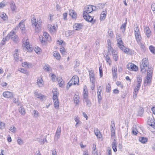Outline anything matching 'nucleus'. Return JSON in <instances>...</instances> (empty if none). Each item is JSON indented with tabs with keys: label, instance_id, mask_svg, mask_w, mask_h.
I'll list each match as a JSON object with an SVG mask.
<instances>
[{
	"label": "nucleus",
	"instance_id": "obj_1",
	"mask_svg": "<svg viewBox=\"0 0 155 155\" xmlns=\"http://www.w3.org/2000/svg\"><path fill=\"white\" fill-rule=\"evenodd\" d=\"M31 24L32 26L35 27V30L36 31H40L41 28L42 21L41 19L38 20L36 21L35 16L34 15L31 16Z\"/></svg>",
	"mask_w": 155,
	"mask_h": 155
},
{
	"label": "nucleus",
	"instance_id": "obj_2",
	"mask_svg": "<svg viewBox=\"0 0 155 155\" xmlns=\"http://www.w3.org/2000/svg\"><path fill=\"white\" fill-rule=\"evenodd\" d=\"M153 70L148 68L147 70L146 78L144 80V86L145 87L150 85L152 79Z\"/></svg>",
	"mask_w": 155,
	"mask_h": 155
},
{
	"label": "nucleus",
	"instance_id": "obj_3",
	"mask_svg": "<svg viewBox=\"0 0 155 155\" xmlns=\"http://www.w3.org/2000/svg\"><path fill=\"white\" fill-rule=\"evenodd\" d=\"M23 45L26 48L31 51L32 50V48L31 47V45L29 44L28 38L27 36H25L23 38Z\"/></svg>",
	"mask_w": 155,
	"mask_h": 155
},
{
	"label": "nucleus",
	"instance_id": "obj_4",
	"mask_svg": "<svg viewBox=\"0 0 155 155\" xmlns=\"http://www.w3.org/2000/svg\"><path fill=\"white\" fill-rule=\"evenodd\" d=\"M117 40V42L118 46L120 49L123 50L124 49L125 47L123 45V43L121 38V36L120 34H117L116 35Z\"/></svg>",
	"mask_w": 155,
	"mask_h": 155
},
{
	"label": "nucleus",
	"instance_id": "obj_5",
	"mask_svg": "<svg viewBox=\"0 0 155 155\" xmlns=\"http://www.w3.org/2000/svg\"><path fill=\"white\" fill-rule=\"evenodd\" d=\"M149 64L148 60L147 58H143L140 62V68L141 71L147 68Z\"/></svg>",
	"mask_w": 155,
	"mask_h": 155
},
{
	"label": "nucleus",
	"instance_id": "obj_6",
	"mask_svg": "<svg viewBox=\"0 0 155 155\" xmlns=\"http://www.w3.org/2000/svg\"><path fill=\"white\" fill-rule=\"evenodd\" d=\"M8 34L9 37L11 38L13 41L16 43L18 42V38L16 35L14 31L13 30L12 31Z\"/></svg>",
	"mask_w": 155,
	"mask_h": 155
},
{
	"label": "nucleus",
	"instance_id": "obj_7",
	"mask_svg": "<svg viewBox=\"0 0 155 155\" xmlns=\"http://www.w3.org/2000/svg\"><path fill=\"white\" fill-rule=\"evenodd\" d=\"M134 34L136 39L137 43L141 41V36L139 31V30L137 28V26L136 28L134 30Z\"/></svg>",
	"mask_w": 155,
	"mask_h": 155
},
{
	"label": "nucleus",
	"instance_id": "obj_8",
	"mask_svg": "<svg viewBox=\"0 0 155 155\" xmlns=\"http://www.w3.org/2000/svg\"><path fill=\"white\" fill-rule=\"evenodd\" d=\"M147 123L149 125L155 129V121L153 117H149L148 118Z\"/></svg>",
	"mask_w": 155,
	"mask_h": 155
},
{
	"label": "nucleus",
	"instance_id": "obj_9",
	"mask_svg": "<svg viewBox=\"0 0 155 155\" xmlns=\"http://www.w3.org/2000/svg\"><path fill=\"white\" fill-rule=\"evenodd\" d=\"M127 68L129 70L136 71L138 70L137 67L134 64L129 63L127 65Z\"/></svg>",
	"mask_w": 155,
	"mask_h": 155
},
{
	"label": "nucleus",
	"instance_id": "obj_10",
	"mask_svg": "<svg viewBox=\"0 0 155 155\" xmlns=\"http://www.w3.org/2000/svg\"><path fill=\"white\" fill-rule=\"evenodd\" d=\"M47 28L51 33L55 31L58 28V26L57 25H53L49 24L47 26Z\"/></svg>",
	"mask_w": 155,
	"mask_h": 155
},
{
	"label": "nucleus",
	"instance_id": "obj_11",
	"mask_svg": "<svg viewBox=\"0 0 155 155\" xmlns=\"http://www.w3.org/2000/svg\"><path fill=\"white\" fill-rule=\"evenodd\" d=\"M88 13L85 12L84 11L83 12V16L84 18L87 21L89 22H91L93 19V18L88 14Z\"/></svg>",
	"mask_w": 155,
	"mask_h": 155
},
{
	"label": "nucleus",
	"instance_id": "obj_12",
	"mask_svg": "<svg viewBox=\"0 0 155 155\" xmlns=\"http://www.w3.org/2000/svg\"><path fill=\"white\" fill-rule=\"evenodd\" d=\"M61 132V127L60 126L58 127L56 133L55 135V139L58 140L60 137Z\"/></svg>",
	"mask_w": 155,
	"mask_h": 155
},
{
	"label": "nucleus",
	"instance_id": "obj_13",
	"mask_svg": "<svg viewBox=\"0 0 155 155\" xmlns=\"http://www.w3.org/2000/svg\"><path fill=\"white\" fill-rule=\"evenodd\" d=\"M3 96L7 98H11L13 97V94L12 92L9 91H6L3 94Z\"/></svg>",
	"mask_w": 155,
	"mask_h": 155
},
{
	"label": "nucleus",
	"instance_id": "obj_14",
	"mask_svg": "<svg viewBox=\"0 0 155 155\" xmlns=\"http://www.w3.org/2000/svg\"><path fill=\"white\" fill-rule=\"evenodd\" d=\"M94 132L98 139H100L102 137V136L100 130L97 128L94 129Z\"/></svg>",
	"mask_w": 155,
	"mask_h": 155
},
{
	"label": "nucleus",
	"instance_id": "obj_15",
	"mask_svg": "<svg viewBox=\"0 0 155 155\" xmlns=\"http://www.w3.org/2000/svg\"><path fill=\"white\" fill-rule=\"evenodd\" d=\"M53 99L54 102V107H59V102L58 96L53 95Z\"/></svg>",
	"mask_w": 155,
	"mask_h": 155
},
{
	"label": "nucleus",
	"instance_id": "obj_16",
	"mask_svg": "<svg viewBox=\"0 0 155 155\" xmlns=\"http://www.w3.org/2000/svg\"><path fill=\"white\" fill-rule=\"evenodd\" d=\"M88 96V91L87 86L85 85L84 87L83 91V98H87Z\"/></svg>",
	"mask_w": 155,
	"mask_h": 155
},
{
	"label": "nucleus",
	"instance_id": "obj_17",
	"mask_svg": "<svg viewBox=\"0 0 155 155\" xmlns=\"http://www.w3.org/2000/svg\"><path fill=\"white\" fill-rule=\"evenodd\" d=\"M144 31L146 33L147 37L149 38L150 37L151 34V31L150 30L149 27L147 26H145L144 28Z\"/></svg>",
	"mask_w": 155,
	"mask_h": 155
},
{
	"label": "nucleus",
	"instance_id": "obj_18",
	"mask_svg": "<svg viewBox=\"0 0 155 155\" xmlns=\"http://www.w3.org/2000/svg\"><path fill=\"white\" fill-rule=\"evenodd\" d=\"M83 27V25L80 23H75L73 26V28L77 30L82 29Z\"/></svg>",
	"mask_w": 155,
	"mask_h": 155
},
{
	"label": "nucleus",
	"instance_id": "obj_19",
	"mask_svg": "<svg viewBox=\"0 0 155 155\" xmlns=\"http://www.w3.org/2000/svg\"><path fill=\"white\" fill-rule=\"evenodd\" d=\"M18 50L17 49H16L13 53V56L14 58L16 61H18L19 60V54L18 53Z\"/></svg>",
	"mask_w": 155,
	"mask_h": 155
},
{
	"label": "nucleus",
	"instance_id": "obj_20",
	"mask_svg": "<svg viewBox=\"0 0 155 155\" xmlns=\"http://www.w3.org/2000/svg\"><path fill=\"white\" fill-rule=\"evenodd\" d=\"M0 17L4 21H6L8 20V16L4 12H1L0 13Z\"/></svg>",
	"mask_w": 155,
	"mask_h": 155
},
{
	"label": "nucleus",
	"instance_id": "obj_21",
	"mask_svg": "<svg viewBox=\"0 0 155 155\" xmlns=\"http://www.w3.org/2000/svg\"><path fill=\"white\" fill-rule=\"evenodd\" d=\"M38 85L39 87H42L43 86V81L41 78H39L37 80Z\"/></svg>",
	"mask_w": 155,
	"mask_h": 155
},
{
	"label": "nucleus",
	"instance_id": "obj_22",
	"mask_svg": "<svg viewBox=\"0 0 155 155\" xmlns=\"http://www.w3.org/2000/svg\"><path fill=\"white\" fill-rule=\"evenodd\" d=\"M93 10V8L92 7V6L91 5H89L86 6V11H84L85 12H86L87 13H90Z\"/></svg>",
	"mask_w": 155,
	"mask_h": 155
},
{
	"label": "nucleus",
	"instance_id": "obj_23",
	"mask_svg": "<svg viewBox=\"0 0 155 155\" xmlns=\"http://www.w3.org/2000/svg\"><path fill=\"white\" fill-rule=\"evenodd\" d=\"M72 78H74L73 81L74 82V85L79 84V78L77 76H74Z\"/></svg>",
	"mask_w": 155,
	"mask_h": 155
},
{
	"label": "nucleus",
	"instance_id": "obj_24",
	"mask_svg": "<svg viewBox=\"0 0 155 155\" xmlns=\"http://www.w3.org/2000/svg\"><path fill=\"white\" fill-rule=\"evenodd\" d=\"M104 57L107 63H108L110 65H111L112 61L110 58L109 54H106L105 56L104 55Z\"/></svg>",
	"mask_w": 155,
	"mask_h": 155
},
{
	"label": "nucleus",
	"instance_id": "obj_25",
	"mask_svg": "<svg viewBox=\"0 0 155 155\" xmlns=\"http://www.w3.org/2000/svg\"><path fill=\"white\" fill-rule=\"evenodd\" d=\"M79 97L78 94V93L77 94H75L74 97V103L76 104H78L79 102Z\"/></svg>",
	"mask_w": 155,
	"mask_h": 155
},
{
	"label": "nucleus",
	"instance_id": "obj_26",
	"mask_svg": "<svg viewBox=\"0 0 155 155\" xmlns=\"http://www.w3.org/2000/svg\"><path fill=\"white\" fill-rule=\"evenodd\" d=\"M112 147L114 151L116 152L117 151V143L114 139L113 142L112 144Z\"/></svg>",
	"mask_w": 155,
	"mask_h": 155
},
{
	"label": "nucleus",
	"instance_id": "obj_27",
	"mask_svg": "<svg viewBox=\"0 0 155 155\" xmlns=\"http://www.w3.org/2000/svg\"><path fill=\"white\" fill-rule=\"evenodd\" d=\"M117 51H113L112 53L113 58L115 61H117L118 59V56L117 55Z\"/></svg>",
	"mask_w": 155,
	"mask_h": 155
},
{
	"label": "nucleus",
	"instance_id": "obj_28",
	"mask_svg": "<svg viewBox=\"0 0 155 155\" xmlns=\"http://www.w3.org/2000/svg\"><path fill=\"white\" fill-rule=\"evenodd\" d=\"M74 120L76 122L75 126L76 127H78V124H80L81 123V122L80 120L79 117H76L74 118Z\"/></svg>",
	"mask_w": 155,
	"mask_h": 155
},
{
	"label": "nucleus",
	"instance_id": "obj_29",
	"mask_svg": "<svg viewBox=\"0 0 155 155\" xmlns=\"http://www.w3.org/2000/svg\"><path fill=\"white\" fill-rule=\"evenodd\" d=\"M84 103L86 104V105L90 106L91 105V102L89 100L87 97L86 98H84L83 99Z\"/></svg>",
	"mask_w": 155,
	"mask_h": 155
},
{
	"label": "nucleus",
	"instance_id": "obj_30",
	"mask_svg": "<svg viewBox=\"0 0 155 155\" xmlns=\"http://www.w3.org/2000/svg\"><path fill=\"white\" fill-rule=\"evenodd\" d=\"M35 97L38 98L41 101L44 100V99H45V96L43 95H42L41 94H37V95L35 96Z\"/></svg>",
	"mask_w": 155,
	"mask_h": 155
},
{
	"label": "nucleus",
	"instance_id": "obj_31",
	"mask_svg": "<svg viewBox=\"0 0 155 155\" xmlns=\"http://www.w3.org/2000/svg\"><path fill=\"white\" fill-rule=\"evenodd\" d=\"M53 56L58 60H59L61 58L60 55L57 51H55L54 53Z\"/></svg>",
	"mask_w": 155,
	"mask_h": 155
},
{
	"label": "nucleus",
	"instance_id": "obj_32",
	"mask_svg": "<svg viewBox=\"0 0 155 155\" xmlns=\"http://www.w3.org/2000/svg\"><path fill=\"white\" fill-rule=\"evenodd\" d=\"M70 15L73 18H75L77 17V14L73 10L70 11Z\"/></svg>",
	"mask_w": 155,
	"mask_h": 155
},
{
	"label": "nucleus",
	"instance_id": "obj_33",
	"mask_svg": "<svg viewBox=\"0 0 155 155\" xmlns=\"http://www.w3.org/2000/svg\"><path fill=\"white\" fill-rule=\"evenodd\" d=\"M139 141L143 143H146L147 141V139L144 137H140L139 139Z\"/></svg>",
	"mask_w": 155,
	"mask_h": 155
},
{
	"label": "nucleus",
	"instance_id": "obj_34",
	"mask_svg": "<svg viewBox=\"0 0 155 155\" xmlns=\"http://www.w3.org/2000/svg\"><path fill=\"white\" fill-rule=\"evenodd\" d=\"M127 21V19H126V22L124 23L120 27V29H122V31L123 32H124L125 30Z\"/></svg>",
	"mask_w": 155,
	"mask_h": 155
},
{
	"label": "nucleus",
	"instance_id": "obj_35",
	"mask_svg": "<svg viewBox=\"0 0 155 155\" xmlns=\"http://www.w3.org/2000/svg\"><path fill=\"white\" fill-rule=\"evenodd\" d=\"M74 78H72L69 81V82L67 84V87L68 89L73 84L74 85V82L73 81Z\"/></svg>",
	"mask_w": 155,
	"mask_h": 155
},
{
	"label": "nucleus",
	"instance_id": "obj_36",
	"mask_svg": "<svg viewBox=\"0 0 155 155\" xmlns=\"http://www.w3.org/2000/svg\"><path fill=\"white\" fill-rule=\"evenodd\" d=\"M106 12L103 11L101 13L100 16V19L101 20H104L106 18Z\"/></svg>",
	"mask_w": 155,
	"mask_h": 155
},
{
	"label": "nucleus",
	"instance_id": "obj_37",
	"mask_svg": "<svg viewBox=\"0 0 155 155\" xmlns=\"http://www.w3.org/2000/svg\"><path fill=\"white\" fill-rule=\"evenodd\" d=\"M19 111L20 113L23 115H24L25 114V111L24 107H19Z\"/></svg>",
	"mask_w": 155,
	"mask_h": 155
},
{
	"label": "nucleus",
	"instance_id": "obj_38",
	"mask_svg": "<svg viewBox=\"0 0 155 155\" xmlns=\"http://www.w3.org/2000/svg\"><path fill=\"white\" fill-rule=\"evenodd\" d=\"M19 25L20 28L22 31L25 30V25L23 22H21L19 23Z\"/></svg>",
	"mask_w": 155,
	"mask_h": 155
},
{
	"label": "nucleus",
	"instance_id": "obj_39",
	"mask_svg": "<svg viewBox=\"0 0 155 155\" xmlns=\"http://www.w3.org/2000/svg\"><path fill=\"white\" fill-rule=\"evenodd\" d=\"M143 112V109L142 107H140L139 110L138 111V115L141 116L142 115Z\"/></svg>",
	"mask_w": 155,
	"mask_h": 155
},
{
	"label": "nucleus",
	"instance_id": "obj_40",
	"mask_svg": "<svg viewBox=\"0 0 155 155\" xmlns=\"http://www.w3.org/2000/svg\"><path fill=\"white\" fill-rule=\"evenodd\" d=\"M9 130L11 132L14 133H15L17 131L16 128L13 126L10 127Z\"/></svg>",
	"mask_w": 155,
	"mask_h": 155
},
{
	"label": "nucleus",
	"instance_id": "obj_41",
	"mask_svg": "<svg viewBox=\"0 0 155 155\" xmlns=\"http://www.w3.org/2000/svg\"><path fill=\"white\" fill-rule=\"evenodd\" d=\"M33 116L34 117L37 118L39 116V113L38 111L36 110H33Z\"/></svg>",
	"mask_w": 155,
	"mask_h": 155
},
{
	"label": "nucleus",
	"instance_id": "obj_42",
	"mask_svg": "<svg viewBox=\"0 0 155 155\" xmlns=\"http://www.w3.org/2000/svg\"><path fill=\"white\" fill-rule=\"evenodd\" d=\"M10 5H11V9L12 11H14L16 9V6L15 3L13 2L11 3Z\"/></svg>",
	"mask_w": 155,
	"mask_h": 155
},
{
	"label": "nucleus",
	"instance_id": "obj_43",
	"mask_svg": "<svg viewBox=\"0 0 155 155\" xmlns=\"http://www.w3.org/2000/svg\"><path fill=\"white\" fill-rule=\"evenodd\" d=\"M108 51L109 53H110V52H111L112 53H113V51H116L115 50H114L112 47H111V45H109L108 44Z\"/></svg>",
	"mask_w": 155,
	"mask_h": 155
},
{
	"label": "nucleus",
	"instance_id": "obj_44",
	"mask_svg": "<svg viewBox=\"0 0 155 155\" xmlns=\"http://www.w3.org/2000/svg\"><path fill=\"white\" fill-rule=\"evenodd\" d=\"M149 49L151 52L155 54V48L154 47L151 45L149 46Z\"/></svg>",
	"mask_w": 155,
	"mask_h": 155
},
{
	"label": "nucleus",
	"instance_id": "obj_45",
	"mask_svg": "<svg viewBox=\"0 0 155 155\" xmlns=\"http://www.w3.org/2000/svg\"><path fill=\"white\" fill-rule=\"evenodd\" d=\"M13 101L14 103L17 104V106H20V102L17 99H16L15 98H13Z\"/></svg>",
	"mask_w": 155,
	"mask_h": 155
},
{
	"label": "nucleus",
	"instance_id": "obj_46",
	"mask_svg": "<svg viewBox=\"0 0 155 155\" xmlns=\"http://www.w3.org/2000/svg\"><path fill=\"white\" fill-rule=\"evenodd\" d=\"M89 74L90 76V78H92L94 77V71L93 70H90L89 71Z\"/></svg>",
	"mask_w": 155,
	"mask_h": 155
},
{
	"label": "nucleus",
	"instance_id": "obj_47",
	"mask_svg": "<svg viewBox=\"0 0 155 155\" xmlns=\"http://www.w3.org/2000/svg\"><path fill=\"white\" fill-rule=\"evenodd\" d=\"M111 135L112 136L114 135L115 134V127H114L113 126H112V127H111Z\"/></svg>",
	"mask_w": 155,
	"mask_h": 155
},
{
	"label": "nucleus",
	"instance_id": "obj_48",
	"mask_svg": "<svg viewBox=\"0 0 155 155\" xmlns=\"http://www.w3.org/2000/svg\"><path fill=\"white\" fill-rule=\"evenodd\" d=\"M43 36L48 41H49L48 39L49 36V34L45 32H43Z\"/></svg>",
	"mask_w": 155,
	"mask_h": 155
},
{
	"label": "nucleus",
	"instance_id": "obj_49",
	"mask_svg": "<svg viewBox=\"0 0 155 155\" xmlns=\"http://www.w3.org/2000/svg\"><path fill=\"white\" fill-rule=\"evenodd\" d=\"M18 70L20 72L24 74H27L28 73V71L26 70H25L23 68H19L18 69Z\"/></svg>",
	"mask_w": 155,
	"mask_h": 155
},
{
	"label": "nucleus",
	"instance_id": "obj_50",
	"mask_svg": "<svg viewBox=\"0 0 155 155\" xmlns=\"http://www.w3.org/2000/svg\"><path fill=\"white\" fill-rule=\"evenodd\" d=\"M59 86L60 87H62L63 85L64 82L63 81L62 78H60L58 81Z\"/></svg>",
	"mask_w": 155,
	"mask_h": 155
},
{
	"label": "nucleus",
	"instance_id": "obj_51",
	"mask_svg": "<svg viewBox=\"0 0 155 155\" xmlns=\"http://www.w3.org/2000/svg\"><path fill=\"white\" fill-rule=\"evenodd\" d=\"M108 35H109V36L111 38H113L114 36V34L113 33V31L112 30H111L110 29H109L108 30Z\"/></svg>",
	"mask_w": 155,
	"mask_h": 155
},
{
	"label": "nucleus",
	"instance_id": "obj_52",
	"mask_svg": "<svg viewBox=\"0 0 155 155\" xmlns=\"http://www.w3.org/2000/svg\"><path fill=\"white\" fill-rule=\"evenodd\" d=\"M111 86L110 84H108L106 86V91L109 92L110 90Z\"/></svg>",
	"mask_w": 155,
	"mask_h": 155
},
{
	"label": "nucleus",
	"instance_id": "obj_53",
	"mask_svg": "<svg viewBox=\"0 0 155 155\" xmlns=\"http://www.w3.org/2000/svg\"><path fill=\"white\" fill-rule=\"evenodd\" d=\"M57 89H53L52 91L53 92V95H57L58 96V93L56 91Z\"/></svg>",
	"mask_w": 155,
	"mask_h": 155
},
{
	"label": "nucleus",
	"instance_id": "obj_54",
	"mask_svg": "<svg viewBox=\"0 0 155 155\" xmlns=\"http://www.w3.org/2000/svg\"><path fill=\"white\" fill-rule=\"evenodd\" d=\"M117 85L119 87H120L121 88H122L123 86L121 82L119 81H117L116 82Z\"/></svg>",
	"mask_w": 155,
	"mask_h": 155
},
{
	"label": "nucleus",
	"instance_id": "obj_55",
	"mask_svg": "<svg viewBox=\"0 0 155 155\" xmlns=\"http://www.w3.org/2000/svg\"><path fill=\"white\" fill-rule=\"evenodd\" d=\"M34 49L35 52L37 53L38 52H40L41 51V48L38 47H35Z\"/></svg>",
	"mask_w": 155,
	"mask_h": 155
},
{
	"label": "nucleus",
	"instance_id": "obj_56",
	"mask_svg": "<svg viewBox=\"0 0 155 155\" xmlns=\"http://www.w3.org/2000/svg\"><path fill=\"white\" fill-rule=\"evenodd\" d=\"M138 44L140 45V47L143 50H144L145 49V46L140 41L138 43H137Z\"/></svg>",
	"mask_w": 155,
	"mask_h": 155
},
{
	"label": "nucleus",
	"instance_id": "obj_57",
	"mask_svg": "<svg viewBox=\"0 0 155 155\" xmlns=\"http://www.w3.org/2000/svg\"><path fill=\"white\" fill-rule=\"evenodd\" d=\"M142 78L141 77H138L137 78V83L141 84Z\"/></svg>",
	"mask_w": 155,
	"mask_h": 155
},
{
	"label": "nucleus",
	"instance_id": "obj_58",
	"mask_svg": "<svg viewBox=\"0 0 155 155\" xmlns=\"http://www.w3.org/2000/svg\"><path fill=\"white\" fill-rule=\"evenodd\" d=\"M17 141L18 144H19V145H22L23 143L22 140L20 139H18L17 140Z\"/></svg>",
	"mask_w": 155,
	"mask_h": 155
},
{
	"label": "nucleus",
	"instance_id": "obj_59",
	"mask_svg": "<svg viewBox=\"0 0 155 155\" xmlns=\"http://www.w3.org/2000/svg\"><path fill=\"white\" fill-rule=\"evenodd\" d=\"M100 74L101 77H102L103 75L102 69L101 66H100L99 68Z\"/></svg>",
	"mask_w": 155,
	"mask_h": 155
},
{
	"label": "nucleus",
	"instance_id": "obj_60",
	"mask_svg": "<svg viewBox=\"0 0 155 155\" xmlns=\"http://www.w3.org/2000/svg\"><path fill=\"white\" fill-rule=\"evenodd\" d=\"M43 67L44 69L46 70V71H49V67L48 66H47L46 65H45L43 66Z\"/></svg>",
	"mask_w": 155,
	"mask_h": 155
},
{
	"label": "nucleus",
	"instance_id": "obj_61",
	"mask_svg": "<svg viewBox=\"0 0 155 155\" xmlns=\"http://www.w3.org/2000/svg\"><path fill=\"white\" fill-rule=\"evenodd\" d=\"M60 51L61 53L62 54H64V52L65 51V48L64 47H62L61 48H60Z\"/></svg>",
	"mask_w": 155,
	"mask_h": 155
},
{
	"label": "nucleus",
	"instance_id": "obj_62",
	"mask_svg": "<svg viewBox=\"0 0 155 155\" xmlns=\"http://www.w3.org/2000/svg\"><path fill=\"white\" fill-rule=\"evenodd\" d=\"M52 80L54 82L56 81V76L54 74H52L51 76Z\"/></svg>",
	"mask_w": 155,
	"mask_h": 155
},
{
	"label": "nucleus",
	"instance_id": "obj_63",
	"mask_svg": "<svg viewBox=\"0 0 155 155\" xmlns=\"http://www.w3.org/2000/svg\"><path fill=\"white\" fill-rule=\"evenodd\" d=\"M101 86H100L97 89V94H101Z\"/></svg>",
	"mask_w": 155,
	"mask_h": 155
},
{
	"label": "nucleus",
	"instance_id": "obj_64",
	"mask_svg": "<svg viewBox=\"0 0 155 155\" xmlns=\"http://www.w3.org/2000/svg\"><path fill=\"white\" fill-rule=\"evenodd\" d=\"M151 8L153 11H155V3H153L151 5Z\"/></svg>",
	"mask_w": 155,
	"mask_h": 155
}]
</instances>
